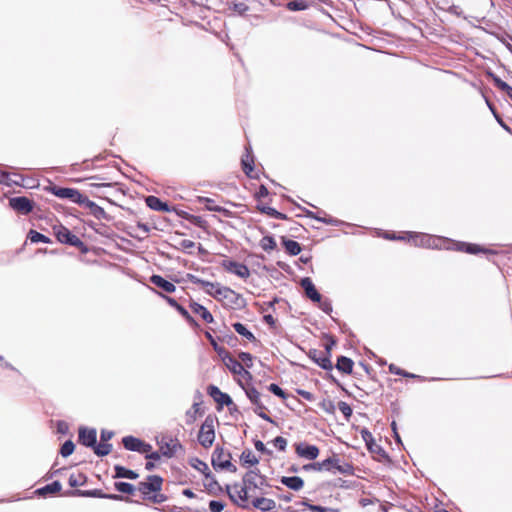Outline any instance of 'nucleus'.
<instances>
[{"mask_svg":"<svg viewBox=\"0 0 512 512\" xmlns=\"http://www.w3.org/2000/svg\"><path fill=\"white\" fill-rule=\"evenodd\" d=\"M280 482L283 485H285L286 487H288L289 489L294 490V491H299L304 486L303 479L298 476H292V477L283 476V477H281Z\"/></svg>","mask_w":512,"mask_h":512,"instance_id":"23","label":"nucleus"},{"mask_svg":"<svg viewBox=\"0 0 512 512\" xmlns=\"http://www.w3.org/2000/svg\"><path fill=\"white\" fill-rule=\"evenodd\" d=\"M242 482L247 484L252 494L256 491L260 494H266L264 488L270 487L266 476L262 475L257 468L246 472L242 477Z\"/></svg>","mask_w":512,"mask_h":512,"instance_id":"3","label":"nucleus"},{"mask_svg":"<svg viewBox=\"0 0 512 512\" xmlns=\"http://www.w3.org/2000/svg\"><path fill=\"white\" fill-rule=\"evenodd\" d=\"M295 450L298 456L308 460H314L319 455V448L315 445L299 443L296 445Z\"/></svg>","mask_w":512,"mask_h":512,"instance_id":"17","label":"nucleus"},{"mask_svg":"<svg viewBox=\"0 0 512 512\" xmlns=\"http://www.w3.org/2000/svg\"><path fill=\"white\" fill-rule=\"evenodd\" d=\"M273 444L280 451H284L286 449V446H287V440L285 438H283L282 436H277L273 440Z\"/></svg>","mask_w":512,"mask_h":512,"instance_id":"57","label":"nucleus"},{"mask_svg":"<svg viewBox=\"0 0 512 512\" xmlns=\"http://www.w3.org/2000/svg\"><path fill=\"white\" fill-rule=\"evenodd\" d=\"M78 204L87 208L96 219H107V213L105 210L95 202L91 201L86 195L82 194Z\"/></svg>","mask_w":512,"mask_h":512,"instance_id":"12","label":"nucleus"},{"mask_svg":"<svg viewBox=\"0 0 512 512\" xmlns=\"http://www.w3.org/2000/svg\"><path fill=\"white\" fill-rule=\"evenodd\" d=\"M333 462H335V464H333V471H335V474L339 473L343 475H353L354 468L351 464L347 462H341L337 455H333Z\"/></svg>","mask_w":512,"mask_h":512,"instance_id":"22","label":"nucleus"},{"mask_svg":"<svg viewBox=\"0 0 512 512\" xmlns=\"http://www.w3.org/2000/svg\"><path fill=\"white\" fill-rule=\"evenodd\" d=\"M268 390L278 397H281L283 399L286 398L285 392L277 384H274V383L270 384L268 386Z\"/></svg>","mask_w":512,"mask_h":512,"instance_id":"55","label":"nucleus"},{"mask_svg":"<svg viewBox=\"0 0 512 512\" xmlns=\"http://www.w3.org/2000/svg\"><path fill=\"white\" fill-rule=\"evenodd\" d=\"M313 359L321 368L325 370H331L333 367L332 362L330 360V355H324L319 358L313 357Z\"/></svg>","mask_w":512,"mask_h":512,"instance_id":"46","label":"nucleus"},{"mask_svg":"<svg viewBox=\"0 0 512 512\" xmlns=\"http://www.w3.org/2000/svg\"><path fill=\"white\" fill-rule=\"evenodd\" d=\"M231 453L223 448L216 447L212 454V466L215 470H229L236 472L237 468L231 463Z\"/></svg>","mask_w":512,"mask_h":512,"instance_id":"5","label":"nucleus"},{"mask_svg":"<svg viewBox=\"0 0 512 512\" xmlns=\"http://www.w3.org/2000/svg\"><path fill=\"white\" fill-rule=\"evenodd\" d=\"M450 246H451L450 249L457 250V251H463V252H466V253H469V254H477V253H480V252H482V253H489V254L495 253L494 251H492L490 249L482 248L479 245L465 243V242H454V241H452Z\"/></svg>","mask_w":512,"mask_h":512,"instance_id":"14","label":"nucleus"},{"mask_svg":"<svg viewBox=\"0 0 512 512\" xmlns=\"http://www.w3.org/2000/svg\"><path fill=\"white\" fill-rule=\"evenodd\" d=\"M68 482L71 487L81 486L85 483V477L81 474H79L77 477L72 474L70 475Z\"/></svg>","mask_w":512,"mask_h":512,"instance_id":"53","label":"nucleus"},{"mask_svg":"<svg viewBox=\"0 0 512 512\" xmlns=\"http://www.w3.org/2000/svg\"><path fill=\"white\" fill-rule=\"evenodd\" d=\"M148 500L153 503L159 504L165 502L167 500V496L159 492H156L153 493Z\"/></svg>","mask_w":512,"mask_h":512,"instance_id":"59","label":"nucleus"},{"mask_svg":"<svg viewBox=\"0 0 512 512\" xmlns=\"http://www.w3.org/2000/svg\"><path fill=\"white\" fill-rule=\"evenodd\" d=\"M240 459L243 464L256 465L259 463V459L249 449L242 452Z\"/></svg>","mask_w":512,"mask_h":512,"instance_id":"37","label":"nucleus"},{"mask_svg":"<svg viewBox=\"0 0 512 512\" xmlns=\"http://www.w3.org/2000/svg\"><path fill=\"white\" fill-rule=\"evenodd\" d=\"M190 465L194 469L201 472L205 476L206 479L211 477V471H210L208 465L204 461L200 460L199 458H192L190 460Z\"/></svg>","mask_w":512,"mask_h":512,"instance_id":"30","label":"nucleus"},{"mask_svg":"<svg viewBox=\"0 0 512 512\" xmlns=\"http://www.w3.org/2000/svg\"><path fill=\"white\" fill-rule=\"evenodd\" d=\"M146 205L155 211H161V212H168L169 207L167 203L162 202L158 197L156 196H148L145 200Z\"/></svg>","mask_w":512,"mask_h":512,"instance_id":"25","label":"nucleus"},{"mask_svg":"<svg viewBox=\"0 0 512 512\" xmlns=\"http://www.w3.org/2000/svg\"><path fill=\"white\" fill-rule=\"evenodd\" d=\"M62 486L59 481H54L51 484H48L40 489H38V493L41 495L46 494H54L61 490Z\"/></svg>","mask_w":512,"mask_h":512,"instance_id":"36","label":"nucleus"},{"mask_svg":"<svg viewBox=\"0 0 512 512\" xmlns=\"http://www.w3.org/2000/svg\"><path fill=\"white\" fill-rule=\"evenodd\" d=\"M254 446H255V449L259 452L267 453L269 455L272 453L271 451L266 449L264 443L260 440L255 441Z\"/></svg>","mask_w":512,"mask_h":512,"instance_id":"64","label":"nucleus"},{"mask_svg":"<svg viewBox=\"0 0 512 512\" xmlns=\"http://www.w3.org/2000/svg\"><path fill=\"white\" fill-rule=\"evenodd\" d=\"M74 448H75L74 443L71 440H67L61 446L60 454L63 457H68V456H70L73 453Z\"/></svg>","mask_w":512,"mask_h":512,"instance_id":"49","label":"nucleus"},{"mask_svg":"<svg viewBox=\"0 0 512 512\" xmlns=\"http://www.w3.org/2000/svg\"><path fill=\"white\" fill-rule=\"evenodd\" d=\"M115 488L117 491L126 494H133L135 491V487L128 482H116Z\"/></svg>","mask_w":512,"mask_h":512,"instance_id":"45","label":"nucleus"},{"mask_svg":"<svg viewBox=\"0 0 512 512\" xmlns=\"http://www.w3.org/2000/svg\"><path fill=\"white\" fill-rule=\"evenodd\" d=\"M190 308L194 314L199 315L206 323L213 322L212 314L203 305L194 302L190 305Z\"/></svg>","mask_w":512,"mask_h":512,"instance_id":"26","label":"nucleus"},{"mask_svg":"<svg viewBox=\"0 0 512 512\" xmlns=\"http://www.w3.org/2000/svg\"><path fill=\"white\" fill-rule=\"evenodd\" d=\"M210 482L208 484H205V487L209 491V493H215V491L222 492L223 488L219 485L215 477L211 474V477H209Z\"/></svg>","mask_w":512,"mask_h":512,"instance_id":"50","label":"nucleus"},{"mask_svg":"<svg viewBox=\"0 0 512 512\" xmlns=\"http://www.w3.org/2000/svg\"><path fill=\"white\" fill-rule=\"evenodd\" d=\"M198 202L201 204H204L205 208L208 211H213V212H224L225 211V209L223 207L216 205L215 201L211 198L199 197Z\"/></svg>","mask_w":512,"mask_h":512,"instance_id":"35","label":"nucleus"},{"mask_svg":"<svg viewBox=\"0 0 512 512\" xmlns=\"http://www.w3.org/2000/svg\"><path fill=\"white\" fill-rule=\"evenodd\" d=\"M28 237L32 243H39V242L50 243L51 242L47 236H45L44 234H41L35 230H30Z\"/></svg>","mask_w":512,"mask_h":512,"instance_id":"44","label":"nucleus"},{"mask_svg":"<svg viewBox=\"0 0 512 512\" xmlns=\"http://www.w3.org/2000/svg\"><path fill=\"white\" fill-rule=\"evenodd\" d=\"M187 321L189 322H192L193 321V318L191 317V315L188 313V311L183 307L181 306L180 304L177 305V307L175 308Z\"/></svg>","mask_w":512,"mask_h":512,"instance_id":"62","label":"nucleus"},{"mask_svg":"<svg viewBox=\"0 0 512 512\" xmlns=\"http://www.w3.org/2000/svg\"><path fill=\"white\" fill-rule=\"evenodd\" d=\"M304 212L306 214L307 217H310V218H314L322 223H325V224H336V220L329 217V218H326V217H320V216H317L315 213H313L312 211L310 210H307V209H304Z\"/></svg>","mask_w":512,"mask_h":512,"instance_id":"48","label":"nucleus"},{"mask_svg":"<svg viewBox=\"0 0 512 512\" xmlns=\"http://www.w3.org/2000/svg\"><path fill=\"white\" fill-rule=\"evenodd\" d=\"M282 242L288 254L296 256L301 252V246L297 241L283 238Z\"/></svg>","mask_w":512,"mask_h":512,"instance_id":"32","label":"nucleus"},{"mask_svg":"<svg viewBox=\"0 0 512 512\" xmlns=\"http://www.w3.org/2000/svg\"><path fill=\"white\" fill-rule=\"evenodd\" d=\"M333 464H335V462H333V456L321 461V462H314V463H310V464H306L303 466V469L305 471H310V470H314V471H328V472H331L333 474H335V471H333Z\"/></svg>","mask_w":512,"mask_h":512,"instance_id":"19","label":"nucleus"},{"mask_svg":"<svg viewBox=\"0 0 512 512\" xmlns=\"http://www.w3.org/2000/svg\"><path fill=\"white\" fill-rule=\"evenodd\" d=\"M226 493L229 496L230 500L243 509H248L249 506L247 504V500L250 495H252L247 484H242L240 487L238 483H235L233 486L226 485L225 487Z\"/></svg>","mask_w":512,"mask_h":512,"instance_id":"4","label":"nucleus"},{"mask_svg":"<svg viewBox=\"0 0 512 512\" xmlns=\"http://www.w3.org/2000/svg\"><path fill=\"white\" fill-rule=\"evenodd\" d=\"M79 442L87 447L93 448L97 442V432L96 429L91 428L88 429L86 427L79 428Z\"/></svg>","mask_w":512,"mask_h":512,"instance_id":"15","label":"nucleus"},{"mask_svg":"<svg viewBox=\"0 0 512 512\" xmlns=\"http://www.w3.org/2000/svg\"><path fill=\"white\" fill-rule=\"evenodd\" d=\"M163 478L158 475H149L147 481L138 484V491L143 499L148 500L153 493L160 492L162 489Z\"/></svg>","mask_w":512,"mask_h":512,"instance_id":"6","label":"nucleus"},{"mask_svg":"<svg viewBox=\"0 0 512 512\" xmlns=\"http://www.w3.org/2000/svg\"><path fill=\"white\" fill-rule=\"evenodd\" d=\"M493 82L495 86L501 91L505 92L507 96L511 95L512 87L508 85L505 81L501 80L498 76H492Z\"/></svg>","mask_w":512,"mask_h":512,"instance_id":"41","label":"nucleus"},{"mask_svg":"<svg viewBox=\"0 0 512 512\" xmlns=\"http://www.w3.org/2000/svg\"><path fill=\"white\" fill-rule=\"evenodd\" d=\"M192 282L198 285H201L207 294L215 297V298H225L234 303L235 305H239L238 301L242 300L241 296L228 287H221L218 283H212L209 281H205L199 279L197 277H192Z\"/></svg>","mask_w":512,"mask_h":512,"instance_id":"1","label":"nucleus"},{"mask_svg":"<svg viewBox=\"0 0 512 512\" xmlns=\"http://www.w3.org/2000/svg\"><path fill=\"white\" fill-rule=\"evenodd\" d=\"M213 419L210 417H207L203 424L201 425L199 434H198V441L199 443L205 447H210L215 439V432H214V424Z\"/></svg>","mask_w":512,"mask_h":512,"instance_id":"8","label":"nucleus"},{"mask_svg":"<svg viewBox=\"0 0 512 512\" xmlns=\"http://www.w3.org/2000/svg\"><path fill=\"white\" fill-rule=\"evenodd\" d=\"M50 191L53 195L57 196L58 198L70 199L72 202L77 204L82 196V193H80L77 189L74 188L52 186L50 188Z\"/></svg>","mask_w":512,"mask_h":512,"instance_id":"10","label":"nucleus"},{"mask_svg":"<svg viewBox=\"0 0 512 512\" xmlns=\"http://www.w3.org/2000/svg\"><path fill=\"white\" fill-rule=\"evenodd\" d=\"M493 82L495 86L501 91L505 92L507 96L511 95L512 87L508 85L505 81L501 80L498 76H492Z\"/></svg>","mask_w":512,"mask_h":512,"instance_id":"39","label":"nucleus"},{"mask_svg":"<svg viewBox=\"0 0 512 512\" xmlns=\"http://www.w3.org/2000/svg\"><path fill=\"white\" fill-rule=\"evenodd\" d=\"M252 505L256 509H259L263 512H268L275 508L276 503L272 499L258 497L252 501Z\"/></svg>","mask_w":512,"mask_h":512,"instance_id":"24","label":"nucleus"},{"mask_svg":"<svg viewBox=\"0 0 512 512\" xmlns=\"http://www.w3.org/2000/svg\"><path fill=\"white\" fill-rule=\"evenodd\" d=\"M493 82L495 86L501 91L505 92L507 96L511 95L512 87L508 85L505 81L501 80L498 76H492Z\"/></svg>","mask_w":512,"mask_h":512,"instance_id":"40","label":"nucleus"},{"mask_svg":"<svg viewBox=\"0 0 512 512\" xmlns=\"http://www.w3.org/2000/svg\"><path fill=\"white\" fill-rule=\"evenodd\" d=\"M353 361L345 356H340L337 360L336 368L346 374H350L353 369Z\"/></svg>","mask_w":512,"mask_h":512,"instance_id":"29","label":"nucleus"},{"mask_svg":"<svg viewBox=\"0 0 512 512\" xmlns=\"http://www.w3.org/2000/svg\"><path fill=\"white\" fill-rule=\"evenodd\" d=\"M224 507H225V505L220 501L211 500L209 502V509L212 512H221L224 509Z\"/></svg>","mask_w":512,"mask_h":512,"instance_id":"58","label":"nucleus"},{"mask_svg":"<svg viewBox=\"0 0 512 512\" xmlns=\"http://www.w3.org/2000/svg\"><path fill=\"white\" fill-rule=\"evenodd\" d=\"M246 151H247V154L245 156H243L242 160H241L242 168H243L244 173L248 177H252V172L254 170V167H253L254 160H253V156L250 153V148L246 147Z\"/></svg>","mask_w":512,"mask_h":512,"instance_id":"27","label":"nucleus"},{"mask_svg":"<svg viewBox=\"0 0 512 512\" xmlns=\"http://www.w3.org/2000/svg\"><path fill=\"white\" fill-rule=\"evenodd\" d=\"M23 180H24V178L22 177V175L16 174V173H9L8 183H5V185H7V186H13V185L24 186Z\"/></svg>","mask_w":512,"mask_h":512,"instance_id":"47","label":"nucleus"},{"mask_svg":"<svg viewBox=\"0 0 512 512\" xmlns=\"http://www.w3.org/2000/svg\"><path fill=\"white\" fill-rule=\"evenodd\" d=\"M245 394L249 398L252 404L255 405L254 412L262 419L273 422L272 419L264 412L266 410L265 405L261 402V394L254 387H248L245 389Z\"/></svg>","mask_w":512,"mask_h":512,"instance_id":"9","label":"nucleus"},{"mask_svg":"<svg viewBox=\"0 0 512 512\" xmlns=\"http://www.w3.org/2000/svg\"><path fill=\"white\" fill-rule=\"evenodd\" d=\"M111 449L112 445L105 442L100 444L96 443L93 447L94 453L100 457L108 455L111 452Z\"/></svg>","mask_w":512,"mask_h":512,"instance_id":"38","label":"nucleus"},{"mask_svg":"<svg viewBox=\"0 0 512 512\" xmlns=\"http://www.w3.org/2000/svg\"><path fill=\"white\" fill-rule=\"evenodd\" d=\"M319 303V308L327 313V314H330L332 312V305H331V302L328 300V299H325L324 301L320 300Z\"/></svg>","mask_w":512,"mask_h":512,"instance_id":"61","label":"nucleus"},{"mask_svg":"<svg viewBox=\"0 0 512 512\" xmlns=\"http://www.w3.org/2000/svg\"><path fill=\"white\" fill-rule=\"evenodd\" d=\"M239 358L247 367H251L252 366V359H253V357H252V355L250 353L241 352L239 354Z\"/></svg>","mask_w":512,"mask_h":512,"instance_id":"60","label":"nucleus"},{"mask_svg":"<svg viewBox=\"0 0 512 512\" xmlns=\"http://www.w3.org/2000/svg\"><path fill=\"white\" fill-rule=\"evenodd\" d=\"M208 394L214 399L215 402H217L219 405L223 406H231L234 405L231 397L222 392L217 386L210 385L207 389Z\"/></svg>","mask_w":512,"mask_h":512,"instance_id":"16","label":"nucleus"},{"mask_svg":"<svg viewBox=\"0 0 512 512\" xmlns=\"http://www.w3.org/2000/svg\"><path fill=\"white\" fill-rule=\"evenodd\" d=\"M288 9L291 11H301L306 8V5L302 0H294L290 1L287 5Z\"/></svg>","mask_w":512,"mask_h":512,"instance_id":"54","label":"nucleus"},{"mask_svg":"<svg viewBox=\"0 0 512 512\" xmlns=\"http://www.w3.org/2000/svg\"><path fill=\"white\" fill-rule=\"evenodd\" d=\"M486 103L489 107V109L491 110V112L493 113L496 121L499 123V125L507 132L511 133L512 130L511 128L503 121V119L501 118V116L497 113V111L495 110V107L493 106V104H491L489 102V100L486 99Z\"/></svg>","mask_w":512,"mask_h":512,"instance_id":"42","label":"nucleus"},{"mask_svg":"<svg viewBox=\"0 0 512 512\" xmlns=\"http://www.w3.org/2000/svg\"><path fill=\"white\" fill-rule=\"evenodd\" d=\"M115 475L114 478H127V479H136L138 474L133 470L127 469L123 466L116 465L114 467Z\"/></svg>","mask_w":512,"mask_h":512,"instance_id":"31","label":"nucleus"},{"mask_svg":"<svg viewBox=\"0 0 512 512\" xmlns=\"http://www.w3.org/2000/svg\"><path fill=\"white\" fill-rule=\"evenodd\" d=\"M232 326H233L234 330L239 335L245 337L247 340H249V341H255L256 340L254 334L251 331H249L244 324H242L240 322H236Z\"/></svg>","mask_w":512,"mask_h":512,"instance_id":"33","label":"nucleus"},{"mask_svg":"<svg viewBox=\"0 0 512 512\" xmlns=\"http://www.w3.org/2000/svg\"><path fill=\"white\" fill-rule=\"evenodd\" d=\"M338 408L342 412V414L344 415L345 419L349 420V418L352 415V408L350 407V405L348 403L344 402V401H340L338 403Z\"/></svg>","mask_w":512,"mask_h":512,"instance_id":"52","label":"nucleus"},{"mask_svg":"<svg viewBox=\"0 0 512 512\" xmlns=\"http://www.w3.org/2000/svg\"><path fill=\"white\" fill-rule=\"evenodd\" d=\"M301 504L313 512H327L329 510L319 505L310 504L308 501H302Z\"/></svg>","mask_w":512,"mask_h":512,"instance_id":"56","label":"nucleus"},{"mask_svg":"<svg viewBox=\"0 0 512 512\" xmlns=\"http://www.w3.org/2000/svg\"><path fill=\"white\" fill-rule=\"evenodd\" d=\"M257 209H258L261 213L267 214V215H268V216H270V217H273L274 211L276 210V209H274V208H272V207L264 206V205H258V206H257Z\"/></svg>","mask_w":512,"mask_h":512,"instance_id":"63","label":"nucleus"},{"mask_svg":"<svg viewBox=\"0 0 512 512\" xmlns=\"http://www.w3.org/2000/svg\"><path fill=\"white\" fill-rule=\"evenodd\" d=\"M362 439L365 441L367 448L372 450V445H375L372 433L367 429L361 430Z\"/></svg>","mask_w":512,"mask_h":512,"instance_id":"51","label":"nucleus"},{"mask_svg":"<svg viewBox=\"0 0 512 512\" xmlns=\"http://www.w3.org/2000/svg\"><path fill=\"white\" fill-rule=\"evenodd\" d=\"M9 205L12 209L24 215L33 210V202L24 196L10 198Z\"/></svg>","mask_w":512,"mask_h":512,"instance_id":"11","label":"nucleus"},{"mask_svg":"<svg viewBox=\"0 0 512 512\" xmlns=\"http://www.w3.org/2000/svg\"><path fill=\"white\" fill-rule=\"evenodd\" d=\"M180 448L181 444L177 439L169 438L166 440L163 438L160 442L161 452L166 457H172Z\"/></svg>","mask_w":512,"mask_h":512,"instance_id":"20","label":"nucleus"},{"mask_svg":"<svg viewBox=\"0 0 512 512\" xmlns=\"http://www.w3.org/2000/svg\"><path fill=\"white\" fill-rule=\"evenodd\" d=\"M301 287L305 291V295L313 302H320L322 299L321 294L315 288L312 280L309 277H305L301 279L300 282Z\"/></svg>","mask_w":512,"mask_h":512,"instance_id":"18","label":"nucleus"},{"mask_svg":"<svg viewBox=\"0 0 512 512\" xmlns=\"http://www.w3.org/2000/svg\"><path fill=\"white\" fill-rule=\"evenodd\" d=\"M222 266L230 273L237 275L240 278L246 279L250 275L248 267L243 264L232 260H224Z\"/></svg>","mask_w":512,"mask_h":512,"instance_id":"13","label":"nucleus"},{"mask_svg":"<svg viewBox=\"0 0 512 512\" xmlns=\"http://www.w3.org/2000/svg\"><path fill=\"white\" fill-rule=\"evenodd\" d=\"M150 282L167 293H173L176 290V286L172 282L160 275H152Z\"/></svg>","mask_w":512,"mask_h":512,"instance_id":"21","label":"nucleus"},{"mask_svg":"<svg viewBox=\"0 0 512 512\" xmlns=\"http://www.w3.org/2000/svg\"><path fill=\"white\" fill-rule=\"evenodd\" d=\"M261 248L266 251L270 252L276 248V242L273 237L271 236H265L262 238L260 242Z\"/></svg>","mask_w":512,"mask_h":512,"instance_id":"43","label":"nucleus"},{"mask_svg":"<svg viewBox=\"0 0 512 512\" xmlns=\"http://www.w3.org/2000/svg\"><path fill=\"white\" fill-rule=\"evenodd\" d=\"M122 443L125 449L129 451H136L138 452L140 450V447L142 446V441L138 438H135L133 436H126L122 439Z\"/></svg>","mask_w":512,"mask_h":512,"instance_id":"28","label":"nucleus"},{"mask_svg":"<svg viewBox=\"0 0 512 512\" xmlns=\"http://www.w3.org/2000/svg\"><path fill=\"white\" fill-rule=\"evenodd\" d=\"M53 229H54V234L59 242L68 244L70 246H74L77 248H82L84 246V243L80 240V238L77 237L76 235H74L66 227L59 225V226H55Z\"/></svg>","mask_w":512,"mask_h":512,"instance_id":"7","label":"nucleus"},{"mask_svg":"<svg viewBox=\"0 0 512 512\" xmlns=\"http://www.w3.org/2000/svg\"><path fill=\"white\" fill-rule=\"evenodd\" d=\"M413 244L418 247L432 248V249H447L450 250L452 243L451 239L434 236L425 233H409L407 234Z\"/></svg>","mask_w":512,"mask_h":512,"instance_id":"2","label":"nucleus"},{"mask_svg":"<svg viewBox=\"0 0 512 512\" xmlns=\"http://www.w3.org/2000/svg\"><path fill=\"white\" fill-rule=\"evenodd\" d=\"M226 366L233 374H242L248 372L244 369L243 365L237 361L236 359L229 357L228 361L226 362Z\"/></svg>","mask_w":512,"mask_h":512,"instance_id":"34","label":"nucleus"}]
</instances>
